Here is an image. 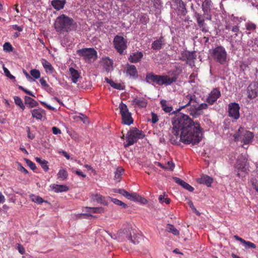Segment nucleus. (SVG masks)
<instances>
[{
	"instance_id": "51",
	"label": "nucleus",
	"mask_w": 258,
	"mask_h": 258,
	"mask_svg": "<svg viewBox=\"0 0 258 258\" xmlns=\"http://www.w3.org/2000/svg\"><path fill=\"white\" fill-rule=\"evenodd\" d=\"M4 50L7 52H11L13 50V47L9 42H6L3 45Z\"/></svg>"
},
{
	"instance_id": "59",
	"label": "nucleus",
	"mask_w": 258,
	"mask_h": 258,
	"mask_svg": "<svg viewBox=\"0 0 258 258\" xmlns=\"http://www.w3.org/2000/svg\"><path fill=\"white\" fill-rule=\"evenodd\" d=\"M115 192L122 195L126 198H127L128 195V192L124 189H118Z\"/></svg>"
},
{
	"instance_id": "2",
	"label": "nucleus",
	"mask_w": 258,
	"mask_h": 258,
	"mask_svg": "<svg viewBox=\"0 0 258 258\" xmlns=\"http://www.w3.org/2000/svg\"><path fill=\"white\" fill-rule=\"evenodd\" d=\"M179 74L172 73L171 76L168 75H158L152 72L148 73L146 76V81L149 84H156L159 86H169L175 83Z\"/></svg>"
},
{
	"instance_id": "60",
	"label": "nucleus",
	"mask_w": 258,
	"mask_h": 258,
	"mask_svg": "<svg viewBox=\"0 0 258 258\" xmlns=\"http://www.w3.org/2000/svg\"><path fill=\"white\" fill-rule=\"evenodd\" d=\"M166 167V169L173 170L175 165L172 161H169L167 162V165L165 166Z\"/></svg>"
},
{
	"instance_id": "3",
	"label": "nucleus",
	"mask_w": 258,
	"mask_h": 258,
	"mask_svg": "<svg viewBox=\"0 0 258 258\" xmlns=\"http://www.w3.org/2000/svg\"><path fill=\"white\" fill-rule=\"evenodd\" d=\"M233 137L235 142H240L243 147V145H248L252 142L254 134L244 127L240 126L234 134Z\"/></svg>"
},
{
	"instance_id": "32",
	"label": "nucleus",
	"mask_w": 258,
	"mask_h": 258,
	"mask_svg": "<svg viewBox=\"0 0 258 258\" xmlns=\"http://www.w3.org/2000/svg\"><path fill=\"white\" fill-rule=\"evenodd\" d=\"M124 170L122 167H118L114 172V179L116 180L117 182H120L122 178L121 176L124 173Z\"/></svg>"
},
{
	"instance_id": "17",
	"label": "nucleus",
	"mask_w": 258,
	"mask_h": 258,
	"mask_svg": "<svg viewBox=\"0 0 258 258\" xmlns=\"http://www.w3.org/2000/svg\"><path fill=\"white\" fill-rule=\"evenodd\" d=\"M126 73L127 76L134 79H136L138 77V71L135 65L127 64Z\"/></svg>"
},
{
	"instance_id": "6",
	"label": "nucleus",
	"mask_w": 258,
	"mask_h": 258,
	"mask_svg": "<svg viewBox=\"0 0 258 258\" xmlns=\"http://www.w3.org/2000/svg\"><path fill=\"white\" fill-rule=\"evenodd\" d=\"M145 135L142 130H139L136 127L130 130L126 135V144L124 145L125 147L133 145L136 143L139 139H143Z\"/></svg>"
},
{
	"instance_id": "63",
	"label": "nucleus",
	"mask_w": 258,
	"mask_h": 258,
	"mask_svg": "<svg viewBox=\"0 0 258 258\" xmlns=\"http://www.w3.org/2000/svg\"><path fill=\"white\" fill-rule=\"evenodd\" d=\"M17 248L19 252L23 254L25 253V250L24 247L21 244H17Z\"/></svg>"
},
{
	"instance_id": "26",
	"label": "nucleus",
	"mask_w": 258,
	"mask_h": 258,
	"mask_svg": "<svg viewBox=\"0 0 258 258\" xmlns=\"http://www.w3.org/2000/svg\"><path fill=\"white\" fill-rule=\"evenodd\" d=\"M66 3V0H52L51 3L52 6L57 11L62 9Z\"/></svg>"
},
{
	"instance_id": "58",
	"label": "nucleus",
	"mask_w": 258,
	"mask_h": 258,
	"mask_svg": "<svg viewBox=\"0 0 258 258\" xmlns=\"http://www.w3.org/2000/svg\"><path fill=\"white\" fill-rule=\"evenodd\" d=\"M18 88L23 91V92H24L25 93H26L27 94L31 96H32V97H35V96L33 94V93L26 89H25L23 87H22V86H18Z\"/></svg>"
},
{
	"instance_id": "22",
	"label": "nucleus",
	"mask_w": 258,
	"mask_h": 258,
	"mask_svg": "<svg viewBox=\"0 0 258 258\" xmlns=\"http://www.w3.org/2000/svg\"><path fill=\"white\" fill-rule=\"evenodd\" d=\"M127 199L134 202H139L142 203H144L146 201L145 198H142L136 192L128 193Z\"/></svg>"
},
{
	"instance_id": "28",
	"label": "nucleus",
	"mask_w": 258,
	"mask_h": 258,
	"mask_svg": "<svg viewBox=\"0 0 258 258\" xmlns=\"http://www.w3.org/2000/svg\"><path fill=\"white\" fill-rule=\"evenodd\" d=\"M50 187L55 192L67 191L69 190V187L64 185L53 184L51 185Z\"/></svg>"
},
{
	"instance_id": "8",
	"label": "nucleus",
	"mask_w": 258,
	"mask_h": 258,
	"mask_svg": "<svg viewBox=\"0 0 258 258\" xmlns=\"http://www.w3.org/2000/svg\"><path fill=\"white\" fill-rule=\"evenodd\" d=\"M196 100H198V97L192 94H188L183 97L182 100L179 103V108L178 111L181 110L183 109H186L188 113L190 114V110L192 108V105L195 104Z\"/></svg>"
},
{
	"instance_id": "24",
	"label": "nucleus",
	"mask_w": 258,
	"mask_h": 258,
	"mask_svg": "<svg viewBox=\"0 0 258 258\" xmlns=\"http://www.w3.org/2000/svg\"><path fill=\"white\" fill-rule=\"evenodd\" d=\"M246 164L245 159H237L235 164V168L238 172H245L246 171Z\"/></svg>"
},
{
	"instance_id": "29",
	"label": "nucleus",
	"mask_w": 258,
	"mask_h": 258,
	"mask_svg": "<svg viewBox=\"0 0 258 258\" xmlns=\"http://www.w3.org/2000/svg\"><path fill=\"white\" fill-rule=\"evenodd\" d=\"M69 72L71 76L72 81L74 83H76L78 82V79L80 77V74L79 72L73 68L69 69Z\"/></svg>"
},
{
	"instance_id": "52",
	"label": "nucleus",
	"mask_w": 258,
	"mask_h": 258,
	"mask_svg": "<svg viewBox=\"0 0 258 258\" xmlns=\"http://www.w3.org/2000/svg\"><path fill=\"white\" fill-rule=\"evenodd\" d=\"M149 21V17L146 14H144L141 16V17L140 18V21L144 24H146L147 23H148Z\"/></svg>"
},
{
	"instance_id": "56",
	"label": "nucleus",
	"mask_w": 258,
	"mask_h": 258,
	"mask_svg": "<svg viewBox=\"0 0 258 258\" xmlns=\"http://www.w3.org/2000/svg\"><path fill=\"white\" fill-rule=\"evenodd\" d=\"M243 243L245 244L246 245V246H245L246 248H251L254 249L256 247V246L255 244H254L250 241H246L245 240Z\"/></svg>"
},
{
	"instance_id": "14",
	"label": "nucleus",
	"mask_w": 258,
	"mask_h": 258,
	"mask_svg": "<svg viewBox=\"0 0 258 258\" xmlns=\"http://www.w3.org/2000/svg\"><path fill=\"white\" fill-rule=\"evenodd\" d=\"M221 92L218 88L213 89L209 94L206 102L210 105H213L221 96Z\"/></svg>"
},
{
	"instance_id": "19",
	"label": "nucleus",
	"mask_w": 258,
	"mask_h": 258,
	"mask_svg": "<svg viewBox=\"0 0 258 258\" xmlns=\"http://www.w3.org/2000/svg\"><path fill=\"white\" fill-rule=\"evenodd\" d=\"M143 57V53L141 51L133 52L128 57V60L132 63H137Z\"/></svg>"
},
{
	"instance_id": "48",
	"label": "nucleus",
	"mask_w": 258,
	"mask_h": 258,
	"mask_svg": "<svg viewBox=\"0 0 258 258\" xmlns=\"http://www.w3.org/2000/svg\"><path fill=\"white\" fill-rule=\"evenodd\" d=\"M110 85L113 87V88L118 89V90H123V86L120 84L115 83L114 81H111V83H110Z\"/></svg>"
},
{
	"instance_id": "39",
	"label": "nucleus",
	"mask_w": 258,
	"mask_h": 258,
	"mask_svg": "<svg viewBox=\"0 0 258 258\" xmlns=\"http://www.w3.org/2000/svg\"><path fill=\"white\" fill-rule=\"evenodd\" d=\"M166 230L168 232L172 233L174 235H178L179 234V231L174 227V225L168 224L166 226Z\"/></svg>"
},
{
	"instance_id": "18",
	"label": "nucleus",
	"mask_w": 258,
	"mask_h": 258,
	"mask_svg": "<svg viewBox=\"0 0 258 258\" xmlns=\"http://www.w3.org/2000/svg\"><path fill=\"white\" fill-rule=\"evenodd\" d=\"M211 6V2L209 0H205L202 4V8L204 11V15L206 16V19L210 20L211 19V16L209 14Z\"/></svg>"
},
{
	"instance_id": "30",
	"label": "nucleus",
	"mask_w": 258,
	"mask_h": 258,
	"mask_svg": "<svg viewBox=\"0 0 258 258\" xmlns=\"http://www.w3.org/2000/svg\"><path fill=\"white\" fill-rule=\"evenodd\" d=\"M44 110L42 108L34 109L31 110V113L33 118L41 120L42 118V113Z\"/></svg>"
},
{
	"instance_id": "50",
	"label": "nucleus",
	"mask_w": 258,
	"mask_h": 258,
	"mask_svg": "<svg viewBox=\"0 0 258 258\" xmlns=\"http://www.w3.org/2000/svg\"><path fill=\"white\" fill-rule=\"evenodd\" d=\"M3 70H4L5 75L8 78H10V79H15V77L13 75H11L10 71L8 70V69L7 68H6L5 67L4 65H3Z\"/></svg>"
},
{
	"instance_id": "46",
	"label": "nucleus",
	"mask_w": 258,
	"mask_h": 258,
	"mask_svg": "<svg viewBox=\"0 0 258 258\" xmlns=\"http://www.w3.org/2000/svg\"><path fill=\"white\" fill-rule=\"evenodd\" d=\"M30 75L35 79H38L40 77V73L39 70L36 69H32L30 72Z\"/></svg>"
},
{
	"instance_id": "16",
	"label": "nucleus",
	"mask_w": 258,
	"mask_h": 258,
	"mask_svg": "<svg viewBox=\"0 0 258 258\" xmlns=\"http://www.w3.org/2000/svg\"><path fill=\"white\" fill-rule=\"evenodd\" d=\"M179 129L174 127L172 131V134L170 135V142L173 145H179L181 142L180 136H179Z\"/></svg>"
},
{
	"instance_id": "33",
	"label": "nucleus",
	"mask_w": 258,
	"mask_h": 258,
	"mask_svg": "<svg viewBox=\"0 0 258 258\" xmlns=\"http://www.w3.org/2000/svg\"><path fill=\"white\" fill-rule=\"evenodd\" d=\"M122 122L125 124L130 125L133 123L134 120L132 117L131 113H127L121 116Z\"/></svg>"
},
{
	"instance_id": "20",
	"label": "nucleus",
	"mask_w": 258,
	"mask_h": 258,
	"mask_svg": "<svg viewBox=\"0 0 258 258\" xmlns=\"http://www.w3.org/2000/svg\"><path fill=\"white\" fill-rule=\"evenodd\" d=\"M174 181L179 185H181L182 187H183L184 188L187 189V190L189 191H193L194 190V188L190 185L188 183L185 182L181 179L178 178V177H173Z\"/></svg>"
},
{
	"instance_id": "49",
	"label": "nucleus",
	"mask_w": 258,
	"mask_h": 258,
	"mask_svg": "<svg viewBox=\"0 0 258 258\" xmlns=\"http://www.w3.org/2000/svg\"><path fill=\"white\" fill-rule=\"evenodd\" d=\"M25 161L26 163L27 164V165L32 169V170H34L36 169V165L34 163H33L32 161H30V160L28 159H25Z\"/></svg>"
},
{
	"instance_id": "34",
	"label": "nucleus",
	"mask_w": 258,
	"mask_h": 258,
	"mask_svg": "<svg viewBox=\"0 0 258 258\" xmlns=\"http://www.w3.org/2000/svg\"><path fill=\"white\" fill-rule=\"evenodd\" d=\"M35 160L37 163L40 164L42 168L44 170V171L46 172L49 170L48 162L46 160H42L39 157H36Z\"/></svg>"
},
{
	"instance_id": "42",
	"label": "nucleus",
	"mask_w": 258,
	"mask_h": 258,
	"mask_svg": "<svg viewBox=\"0 0 258 258\" xmlns=\"http://www.w3.org/2000/svg\"><path fill=\"white\" fill-rule=\"evenodd\" d=\"M14 100L15 103L23 111L25 109V106L24 105L23 101L20 97L18 96H14Z\"/></svg>"
},
{
	"instance_id": "31",
	"label": "nucleus",
	"mask_w": 258,
	"mask_h": 258,
	"mask_svg": "<svg viewBox=\"0 0 258 258\" xmlns=\"http://www.w3.org/2000/svg\"><path fill=\"white\" fill-rule=\"evenodd\" d=\"M162 109L166 113H170L173 110V107L165 100H162L160 101Z\"/></svg>"
},
{
	"instance_id": "4",
	"label": "nucleus",
	"mask_w": 258,
	"mask_h": 258,
	"mask_svg": "<svg viewBox=\"0 0 258 258\" xmlns=\"http://www.w3.org/2000/svg\"><path fill=\"white\" fill-rule=\"evenodd\" d=\"M73 22L74 20L72 18L62 14L56 19L54 27L57 32H68L70 30V27Z\"/></svg>"
},
{
	"instance_id": "35",
	"label": "nucleus",
	"mask_w": 258,
	"mask_h": 258,
	"mask_svg": "<svg viewBox=\"0 0 258 258\" xmlns=\"http://www.w3.org/2000/svg\"><path fill=\"white\" fill-rule=\"evenodd\" d=\"M119 109L121 116H123L124 115V114L131 113L128 110L127 105L123 103L122 102H121L120 103L119 105Z\"/></svg>"
},
{
	"instance_id": "61",
	"label": "nucleus",
	"mask_w": 258,
	"mask_h": 258,
	"mask_svg": "<svg viewBox=\"0 0 258 258\" xmlns=\"http://www.w3.org/2000/svg\"><path fill=\"white\" fill-rule=\"evenodd\" d=\"M251 182L253 188L258 192V181L256 179H251Z\"/></svg>"
},
{
	"instance_id": "21",
	"label": "nucleus",
	"mask_w": 258,
	"mask_h": 258,
	"mask_svg": "<svg viewBox=\"0 0 258 258\" xmlns=\"http://www.w3.org/2000/svg\"><path fill=\"white\" fill-rule=\"evenodd\" d=\"M24 99L25 104L29 108L37 107L39 105L38 103L36 100L29 96H25Z\"/></svg>"
},
{
	"instance_id": "38",
	"label": "nucleus",
	"mask_w": 258,
	"mask_h": 258,
	"mask_svg": "<svg viewBox=\"0 0 258 258\" xmlns=\"http://www.w3.org/2000/svg\"><path fill=\"white\" fill-rule=\"evenodd\" d=\"M94 199L104 206L108 205V202L105 200L104 197L100 195L96 194L95 195Z\"/></svg>"
},
{
	"instance_id": "40",
	"label": "nucleus",
	"mask_w": 258,
	"mask_h": 258,
	"mask_svg": "<svg viewBox=\"0 0 258 258\" xmlns=\"http://www.w3.org/2000/svg\"><path fill=\"white\" fill-rule=\"evenodd\" d=\"M108 199L115 205L121 206L124 209H126L127 207V206L126 204L117 199L111 198L109 197H108Z\"/></svg>"
},
{
	"instance_id": "43",
	"label": "nucleus",
	"mask_w": 258,
	"mask_h": 258,
	"mask_svg": "<svg viewBox=\"0 0 258 258\" xmlns=\"http://www.w3.org/2000/svg\"><path fill=\"white\" fill-rule=\"evenodd\" d=\"M86 209H89L92 210V212L93 213H104V210L102 207H97V208H91V207H85Z\"/></svg>"
},
{
	"instance_id": "11",
	"label": "nucleus",
	"mask_w": 258,
	"mask_h": 258,
	"mask_svg": "<svg viewBox=\"0 0 258 258\" xmlns=\"http://www.w3.org/2000/svg\"><path fill=\"white\" fill-rule=\"evenodd\" d=\"M192 106V108H191L190 110V115L195 117H197L202 114V110L203 109H206L208 107V104L205 103H201L199 105L198 102V100H196V102Z\"/></svg>"
},
{
	"instance_id": "9",
	"label": "nucleus",
	"mask_w": 258,
	"mask_h": 258,
	"mask_svg": "<svg viewBox=\"0 0 258 258\" xmlns=\"http://www.w3.org/2000/svg\"><path fill=\"white\" fill-rule=\"evenodd\" d=\"M113 43L115 49L120 54H122L124 50L127 48V40L121 36H115Z\"/></svg>"
},
{
	"instance_id": "41",
	"label": "nucleus",
	"mask_w": 258,
	"mask_h": 258,
	"mask_svg": "<svg viewBox=\"0 0 258 258\" xmlns=\"http://www.w3.org/2000/svg\"><path fill=\"white\" fill-rule=\"evenodd\" d=\"M245 27L246 29L249 31L248 34H249L250 32H254L256 28V25L254 23L250 21L245 23Z\"/></svg>"
},
{
	"instance_id": "62",
	"label": "nucleus",
	"mask_w": 258,
	"mask_h": 258,
	"mask_svg": "<svg viewBox=\"0 0 258 258\" xmlns=\"http://www.w3.org/2000/svg\"><path fill=\"white\" fill-rule=\"evenodd\" d=\"M151 116H152V119H151L152 122L153 123H156L159 119L157 115L154 112H152Z\"/></svg>"
},
{
	"instance_id": "47",
	"label": "nucleus",
	"mask_w": 258,
	"mask_h": 258,
	"mask_svg": "<svg viewBox=\"0 0 258 258\" xmlns=\"http://www.w3.org/2000/svg\"><path fill=\"white\" fill-rule=\"evenodd\" d=\"M195 16L196 17L198 25L205 22V19L204 18L203 16L199 13H196L195 14Z\"/></svg>"
},
{
	"instance_id": "64",
	"label": "nucleus",
	"mask_w": 258,
	"mask_h": 258,
	"mask_svg": "<svg viewBox=\"0 0 258 258\" xmlns=\"http://www.w3.org/2000/svg\"><path fill=\"white\" fill-rule=\"evenodd\" d=\"M52 131L54 135L60 134L61 133L60 130L56 126L52 127Z\"/></svg>"
},
{
	"instance_id": "13",
	"label": "nucleus",
	"mask_w": 258,
	"mask_h": 258,
	"mask_svg": "<svg viewBox=\"0 0 258 258\" xmlns=\"http://www.w3.org/2000/svg\"><path fill=\"white\" fill-rule=\"evenodd\" d=\"M247 96L250 99L255 98L258 95V82H252L247 87Z\"/></svg>"
},
{
	"instance_id": "45",
	"label": "nucleus",
	"mask_w": 258,
	"mask_h": 258,
	"mask_svg": "<svg viewBox=\"0 0 258 258\" xmlns=\"http://www.w3.org/2000/svg\"><path fill=\"white\" fill-rule=\"evenodd\" d=\"M165 194L164 193L163 195H160L159 197V201L160 203H165L166 204H169L171 200L168 198H165Z\"/></svg>"
},
{
	"instance_id": "36",
	"label": "nucleus",
	"mask_w": 258,
	"mask_h": 258,
	"mask_svg": "<svg viewBox=\"0 0 258 258\" xmlns=\"http://www.w3.org/2000/svg\"><path fill=\"white\" fill-rule=\"evenodd\" d=\"M163 42L161 38L154 41L152 44V48L154 50H160L162 48Z\"/></svg>"
},
{
	"instance_id": "44",
	"label": "nucleus",
	"mask_w": 258,
	"mask_h": 258,
	"mask_svg": "<svg viewBox=\"0 0 258 258\" xmlns=\"http://www.w3.org/2000/svg\"><path fill=\"white\" fill-rule=\"evenodd\" d=\"M30 198L32 201L38 204H41L44 202L43 199L39 196L32 195Z\"/></svg>"
},
{
	"instance_id": "54",
	"label": "nucleus",
	"mask_w": 258,
	"mask_h": 258,
	"mask_svg": "<svg viewBox=\"0 0 258 258\" xmlns=\"http://www.w3.org/2000/svg\"><path fill=\"white\" fill-rule=\"evenodd\" d=\"M187 203L190 207V208L192 209L193 212L195 213L197 215L199 216L200 215V212L196 209V208L195 207L194 204L192 202L191 200H188L187 202Z\"/></svg>"
},
{
	"instance_id": "27",
	"label": "nucleus",
	"mask_w": 258,
	"mask_h": 258,
	"mask_svg": "<svg viewBox=\"0 0 258 258\" xmlns=\"http://www.w3.org/2000/svg\"><path fill=\"white\" fill-rule=\"evenodd\" d=\"M183 60H186L187 63H189L190 61H193L196 59L195 52V51H187L182 53Z\"/></svg>"
},
{
	"instance_id": "7",
	"label": "nucleus",
	"mask_w": 258,
	"mask_h": 258,
	"mask_svg": "<svg viewBox=\"0 0 258 258\" xmlns=\"http://www.w3.org/2000/svg\"><path fill=\"white\" fill-rule=\"evenodd\" d=\"M77 54L83 57L86 62H91L97 58V52L93 48H85L77 51Z\"/></svg>"
},
{
	"instance_id": "25",
	"label": "nucleus",
	"mask_w": 258,
	"mask_h": 258,
	"mask_svg": "<svg viewBox=\"0 0 258 258\" xmlns=\"http://www.w3.org/2000/svg\"><path fill=\"white\" fill-rule=\"evenodd\" d=\"M213 178L208 175H203L198 179V182L200 184H204L210 187L213 182Z\"/></svg>"
},
{
	"instance_id": "15",
	"label": "nucleus",
	"mask_w": 258,
	"mask_h": 258,
	"mask_svg": "<svg viewBox=\"0 0 258 258\" xmlns=\"http://www.w3.org/2000/svg\"><path fill=\"white\" fill-rule=\"evenodd\" d=\"M147 104V100L143 97H136L132 101V105L135 108H144L146 107Z\"/></svg>"
},
{
	"instance_id": "37",
	"label": "nucleus",
	"mask_w": 258,
	"mask_h": 258,
	"mask_svg": "<svg viewBox=\"0 0 258 258\" xmlns=\"http://www.w3.org/2000/svg\"><path fill=\"white\" fill-rule=\"evenodd\" d=\"M58 178L61 179L62 180H66L68 177V173L66 169L62 168L59 170L57 173Z\"/></svg>"
},
{
	"instance_id": "5",
	"label": "nucleus",
	"mask_w": 258,
	"mask_h": 258,
	"mask_svg": "<svg viewBox=\"0 0 258 258\" xmlns=\"http://www.w3.org/2000/svg\"><path fill=\"white\" fill-rule=\"evenodd\" d=\"M211 55L216 62L221 65L226 63L227 53L225 49L222 46H218L212 50Z\"/></svg>"
},
{
	"instance_id": "1",
	"label": "nucleus",
	"mask_w": 258,
	"mask_h": 258,
	"mask_svg": "<svg viewBox=\"0 0 258 258\" xmlns=\"http://www.w3.org/2000/svg\"><path fill=\"white\" fill-rule=\"evenodd\" d=\"M174 127L180 131L181 142L184 144L196 145L202 140V128L198 121H194L187 115L178 113L172 118Z\"/></svg>"
},
{
	"instance_id": "23",
	"label": "nucleus",
	"mask_w": 258,
	"mask_h": 258,
	"mask_svg": "<svg viewBox=\"0 0 258 258\" xmlns=\"http://www.w3.org/2000/svg\"><path fill=\"white\" fill-rule=\"evenodd\" d=\"M41 61L42 64L47 74H51L54 72V69L51 64L48 61L44 58H42Z\"/></svg>"
},
{
	"instance_id": "10",
	"label": "nucleus",
	"mask_w": 258,
	"mask_h": 258,
	"mask_svg": "<svg viewBox=\"0 0 258 258\" xmlns=\"http://www.w3.org/2000/svg\"><path fill=\"white\" fill-rule=\"evenodd\" d=\"M172 8L178 16H185L187 13L186 4L182 0H172Z\"/></svg>"
},
{
	"instance_id": "12",
	"label": "nucleus",
	"mask_w": 258,
	"mask_h": 258,
	"mask_svg": "<svg viewBox=\"0 0 258 258\" xmlns=\"http://www.w3.org/2000/svg\"><path fill=\"white\" fill-rule=\"evenodd\" d=\"M240 106L237 103H230L228 104V115L234 120L238 119L240 117Z\"/></svg>"
},
{
	"instance_id": "55",
	"label": "nucleus",
	"mask_w": 258,
	"mask_h": 258,
	"mask_svg": "<svg viewBox=\"0 0 258 258\" xmlns=\"http://www.w3.org/2000/svg\"><path fill=\"white\" fill-rule=\"evenodd\" d=\"M103 63L108 68L112 66L113 61L108 57L105 58L103 59Z\"/></svg>"
},
{
	"instance_id": "57",
	"label": "nucleus",
	"mask_w": 258,
	"mask_h": 258,
	"mask_svg": "<svg viewBox=\"0 0 258 258\" xmlns=\"http://www.w3.org/2000/svg\"><path fill=\"white\" fill-rule=\"evenodd\" d=\"M18 88L23 91V92H24L25 93H26L27 94L31 96H32V97H35V96L33 94V93L26 89H25L23 87H22V86H18Z\"/></svg>"
},
{
	"instance_id": "53",
	"label": "nucleus",
	"mask_w": 258,
	"mask_h": 258,
	"mask_svg": "<svg viewBox=\"0 0 258 258\" xmlns=\"http://www.w3.org/2000/svg\"><path fill=\"white\" fill-rule=\"evenodd\" d=\"M198 26L202 32L204 33L208 32V28L207 27V24L205 23V22L198 24Z\"/></svg>"
}]
</instances>
